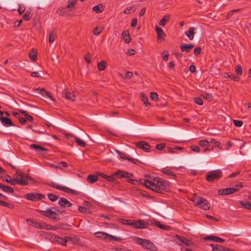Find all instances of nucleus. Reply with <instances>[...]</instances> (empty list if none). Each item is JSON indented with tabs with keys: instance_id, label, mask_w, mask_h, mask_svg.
Masks as SVG:
<instances>
[{
	"instance_id": "nucleus-1",
	"label": "nucleus",
	"mask_w": 251,
	"mask_h": 251,
	"mask_svg": "<svg viewBox=\"0 0 251 251\" xmlns=\"http://www.w3.org/2000/svg\"><path fill=\"white\" fill-rule=\"evenodd\" d=\"M13 177L14 178L12 179L9 176H6L3 179L12 185H15L16 184L22 186L28 185L27 178L29 177L20 170L16 171V175H14Z\"/></svg>"
},
{
	"instance_id": "nucleus-2",
	"label": "nucleus",
	"mask_w": 251,
	"mask_h": 251,
	"mask_svg": "<svg viewBox=\"0 0 251 251\" xmlns=\"http://www.w3.org/2000/svg\"><path fill=\"white\" fill-rule=\"evenodd\" d=\"M132 240L136 243L140 245L143 248L151 251H156V247L155 245L150 240L141 238L137 237H133Z\"/></svg>"
},
{
	"instance_id": "nucleus-3",
	"label": "nucleus",
	"mask_w": 251,
	"mask_h": 251,
	"mask_svg": "<svg viewBox=\"0 0 251 251\" xmlns=\"http://www.w3.org/2000/svg\"><path fill=\"white\" fill-rule=\"evenodd\" d=\"M192 201L195 205L204 210H208L210 208V204L208 201L200 196H195Z\"/></svg>"
},
{
	"instance_id": "nucleus-4",
	"label": "nucleus",
	"mask_w": 251,
	"mask_h": 251,
	"mask_svg": "<svg viewBox=\"0 0 251 251\" xmlns=\"http://www.w3.org/2000/svg\"><path fill=\"white\" fill-rule=\"evenodd\" d=\"M222 176V172L220 170H214L207 173L206 179L208 181L218 180Z\"/></svg>"
},
{
	"instance_id": "nucleus-5",
	"label": "nucleus",
	"mask_w": 251,
	"mask_h": 251,
	"mask_svg": "<svg viewBox=\"0 0 251 251\" xmlns=\"http://www.w3.org/2000/svg\"><path fill=\"white\" fill-rule=\"evenodd\" d=\"M97 238L104 239L108 241H119L122 240L120 237L114 236L103 232H97L95 233Z\"/></svg>"
},
{
	"instance_id": "nucleus-6",
	"label": "nucleus",
	"mask_w": 251,
	"mask_h": 251,
	"mask_svg": "<svg viewBox=\"0 0 251 251\" xmlns=\"http://www.w3.org/2000/svg\"><path fill=\"white\" fill-rule=\"evenodd\" d=\"M50 186L54 188L57 189L58 190H61L63 192H66L69 194H77V192L75 190H73L70 188H68L67 187L64 186H60L58 184H55L53 182H51L50 184Z\"/></svg>"
},
{
	"instance_id": "nucleus-7",
	"label": "nucleus",
	"mask_w": 251,
	"mask_h": 251,
	"mask_svg": "<svg viewBox=\"0 0 251 251\" xmlns=\"http://www.w3.org/2000/svg\"><path fill=\"white\" fill-rule=\"evenodd\" d=\"M40 213L43 215L51 219L54 221H57L59 220L58 215L49 208L47 210L40 211Z\"/></svg>"
},
{
	"instance_id": "nucleus-8",
	"label": "nucleus",
	"mask_w": 251,
	"mask_h": 251,
	"mask_svg": "<svg viewBox=\"0 0 251 251\" xmlns=\"http://www.w3.org/2000/svg\"><path fill=\"white\" fill-rule=\"evenodd\" d=\"M44 198H45L44 195L35 193H28L25 196V199L31 201L40 200Z\"/></svg>"
},
{
	"instance_id": "nucleus-9",
	"label": "nucleus",
	"mask_w": 251,
	"mask_h": 251,
	"mask_svg": "<svg viewBox=\"0 0 251 251\" xmlns=\"http://www.w3.org/2000/svg\"><path fill=\"white\" fill-rule=\"evenodd\" d=\"M141 184L153 191L157 192L159 190V186L151 181L144 180Z\"/></svg>"
},
{
	"instance_id": "nucleus-10",
	"label": "nucleus",
	"mask_w": 251,
	"mask_h": 251,
	"mask_svg": "<svg viewBox=\"0 0 251 251\" xmlns=\"http://www.w3.org/2000/svg\"><path fill=\"white\" fill-rule=\"evenodd\" d=\"M114 176H116L118 178H130L133 176V174L129 172L119 170L113 173Z\"/></svg>"
},
{
	"instance_id": "nucleus-11",
	"label": "nucleus",
	"mask_w": 251,
	"mask_h": 251,
	"mask_svg": "<svg viewBox=\"0 0 251 251\" xmlns=\"http://www.w3.org/2000/svg\"><path fill=\"white\" fill-rule=\"evenodd\" d=\"M149 224L148 222H146L143 220H135L134 223V227L138 229L146 228H147Z\"/></svg>"
},
{
	"instance_id": "nucleus-12",
	"label": "nucleus",
	"mask_w": 251,
	"mask_h": 251,
	"mask_svg": "<svg viewBox=\"0 0 251 251\" xmlns=\"http://www.w3.org/2000/svg\"><path fill=\"white\" fill-rule=\"evenodd\" d=\"M62 97L65 99L75 101V92H70L67 90H65L62 93Z\"/></svg>"
},
{
	"instance_id": "nucleus-13",
	"label": "nucleus",
	"mask_w": 251,
	"mask_h": 251,
	"mask_svg": "<svg viewBox=\"0 0 251 251\" xmlns=\"http://www.w3.org/2000/svg\"><path fill=\"white\" fill-rule=\"evenodd\" d=\"M177 243L179 245L183 246L185 245L186 246H191L193 244V243L189 240V239H186L185 237H181L179 236H177Z\"/></svg>"
},
{
	"instance_id": "nucleus-14",
	"label": "nucleus",
	"mask_w": 251,
	"mask_h": 251,
	"mask_svg": "<svg viewBox=\"0 0 251 251\" xmlns=\"http://www.w3.org/2000/svg\"><path fill=\"white\" fill-rule=\"evenodd\" d=\"M151 223L152 225H154L156 227H159L164 230L169 231L171 229V228L169 226L166 225L161 224L159 221L154 219L151 220Z\"/></svg>"
},
{
	"instance_id": "nucleus-15",
	"label": "nucleus",
	"mask_w": 251,
	"mask_h": 251,
	"mask_svg": "<svg viewBox=\"0 0 251 251\" xmlns=\"http://www.w3.org/2000/svg\"><path fill=\"white\" fill-rule=\"evenodd\" d=\"M136 145L138 148L142 149L144 151L147 152L150 151L151 147L147 142L145 141H140L136 143Z\"/></svg>"
},
{
	"instance_id": "nucleus-16",
	"label": "nucleus",
	"mask_w": 251,
	"mask_h": 251,
	"mask_svg": "<svg viewBox=\"0 0 251 251\" xmlns=\"http://www.w3.org/2000/svg\"><path fill=\"white\" fill-rule=\"evenodd\" d=\"M237 191H238V189L237 188H228L220 190L219 191V194L222 195H226L233 194Z\"/></svg>"
},
{
	"instance_id": "nucleus-17",
	"label": "nucleus",
	"mask_w": 251,
	"mask_h": 251,
	"mask_svg": "<svg viewBox=\"0 0 251 251\" xmlns=\"http://www.w3.org/2000/svg\"><path fill=\"white\" fill-rule=\"evenodd\" d=\"M194 47L193 44H182L180 46V48L182 52H189Z\"/></svg>"
},
{
	"instance_id": "nucleus-18",
	"label": "nucleus",
	"mask_w": 251,
	"mask_h": 251,
	"mask_svg": "<svg viewBox=\"0 0 251 251\" xmlns=\"http://www.w3.org/2000/svg\"><path fill=\"white\" fill-rule=\"evenodd\" d=\"M58 204L62 207H69L71 206L72 204L66 198H61L58 201Z\"/></svg>"
},
{
	"instance_id": "nucleus-19",
	"label": "nucleus",
	"mask_w": 251,
	"mask_h": 251,
	"mask_svg": "<svg viewBox=\"0 0 251 251\" xmlns=\"http://www.w3.org/2000/svg\"><path fill=\"white\" fill-rule=\"evenodd\" d=\"M0 121H1L2 125L5 126H14V124H13L12 121L9 118L3 117L0 118Z\"/></svg>"
},
{
	"instance_id": "nucleus-20",
	"label": "nucleus",
	"mask_w": 251,
	"mask_h": 251,
	"mask_svg": "<svg viewBox=\"0 0 251 251\" xmlns=\"http://www.w3.org/2000/svg\"><path fill=\"white\" fill-rule=\"evenodd\" d=\"M121 36L125 42L129 43L131 41V39L128 30L124 31L122 33Z\"/></svg>"
},
{
	"instance_id": "nucleus-21",
	"label": "nucleus",
	"mask_w": 251,
	"mask_h": 251,
	"mask_svg": "<svg viewBox=\"0 0 251 251\" xmlns=\"http://www.w3.org/2000/svg\"><path fill=\"white\" fill-rule=\"evenodd\" d=\"M155 29L157 34V39L159 40L164 39L166 34L162 29L157 25H156Z\"/></svg>"
},
{
	"instance_id": "nucleus-22",
	"label": "nucleus",
	"mask_w": 251,
	"mask_h": 251,
	"mask_svg": "<svg viewBox=\"0 0 251 251\" xmlns=\"http://www.w3.org/2000/svg\"><path fill=\"white\" fill-rule=\"evenodd\" d=\"M29 147L31 149L34 150L38 152H42L47 151L46 148L36 144H31Z\"/></svg>"
},
{
	"instance_id": "nucleus-23",
	"label": "nucleus",
	"mask_w": 251,
	"mask_h": 251,
	"mask_svg": "<svg viewBox=\"0 0 251 251\" xmlns=\"http://www.w3.org/2000/svg\"><path fill=\"white\" fill-rule=\"evenodd\" d=\"M69 237L63 238L59 236H55L54 237V242L62 245H66V243L68 241Z\"/></svg>"
},
{
	"instance_id": "nucleus-24",
	"label": "nucleus",
	"mask_w": 251,
	"mask_h": 251,
	"mask_svg": "<svg viewBox=\"0 0 251 251\" xmlns=\"http://www.w3.org/2000/svg\"><path fill=\"white\" fill-rule=\"evenodd\" d=\"M36 91L39 92L43 96L47 97L53 100V98L50 95V94L46 91L44 88L40 89L36 88L35 89Z\"/></svg>"
},
{
	"instance_id": "nucleus-25",
	"label": "nucleus",
	"mask_w": 251,
	"mask_h": 251,
	"mask_svg": "<svg viewBox=\"0 0 251 251\" xmlns=\"http://www.w3.org/2000/svg\"><path fill=\"white\" fill-rule=\"evenodd\" d=\"M195 30L194 27H190L188 31H185V34L189 39L193 40L194 38Z\"/></svg>"
},
{
	"instance_id": "nucleus-26",
	"label": "nucleus",
	"mask_w": 251,
	"mask_h": 251,
	"mask_svg": "<svg viewBox=\"0 0 251 251\" xmlns=\"http://www.w3.org/2000/svg\"><path fill=\"white\" fill-rule=\"evenodd\" d=\"M160 171L163 173L164 174H165L166 175H168L169 176H171L173 177H175V174L174 173H173L171 170L168 167L164 168L162 169Z\"/></svg>"
},
{
	"instance_id": "nucleus-27",
	"label": "nucleus",
	"mask_w": 251,
	"mask_h": 251,
	"mask_svg": "<svg viewBox=\"0 0 251 251\" xmlns=\"http://www.w3.org/2000/svg\"><path fill=\"white\" fill-rule=\"evenodd\" d=\"M0 188L2 189V190L5 192L11 193H13L14 192V189L12 187L3 185L1 183H0Z\"/></svg>"
},
{
	"instance_id": "nucleus-28",
	"label": "nucleus",
	"mask_w": 251,
	"mask_h": 251,
	"mask_svg": "<svg viewBox=\"0 0 251 251\" xmlns=\"http://www.w3.org/2000/svg\"><path fill=\"white\" fill-rule=\"evenodd\" d=\"M93 10L97 13H100L104 10V7L102 4H99L94 6L93 8Z\"/></svg>"
},
{
	"instance_id": "nucleus-29",
	"label": "nucleus",
	"mask_w": 251,
	"mask_h": 251,
	"mask_svg": "<svg viewBox=\"0 0 251 251\" xmlns=\"http://www.w3.org/2000/svg\"><path fill=\"white\" fill-rule=\"evenodd\" d=\"M170 17L169 15L164 16V17L160 20L159 24L162 26H164L166 23L170 20Z\"/></svg>"
},
{
	"instance_id": "nucleus-30",
	"label": "nucleus",
	"mask_w": 251,
	"mask_h": 251,
	"mask_svg": "<svg viewBox=\"0 0 251 251\" xmlns=\"http://www.w3.org/2000/svg\"><path fill=\"white\" fill-rule=\"evenodd\" d=\"M98 177L96 175H89L87 177V181L90 183H93L98 180Z\"/></svg>"
},
{
	"instance_id": "nucleus-31",
	"label": "nucleus",
	"mask_w": 251,
	"mask_h": 251,
	"mask_svg": "<svg viewBox=\"0 0 251 251\" xmlns=\"http://www.w3.org/2000/svg\"><path fill=\"white\" fill-rule=\"evenodd\" d=\"M140 96L142 101L146 105H150V103L148 101V98L144 93H141Z\"/></svg>"
},
{
	"instance_id": "nucleus-32",
	"label": "nucleus",
	"mask_w": 251,
	"mask_h": 251,
	"mask_svg": "<svg viewBox=\"0 0 251 251\" xmlns=\"http://www.w3.org/2000/svg\"><path fill=\"white\" fill-rule=\"evenodd\" d=\"M27 221H30V223L29 224L32 225V226H33L34 227H38V228H43V229H44V228H45L44 226H42V225H41V224L35 221H33V220L30 221V220H27Z\"/></svg>"
},
{
	"instance_id": "nucleus-33",
	"label": "nucleus",
	"mask_w": 251,
	"mask_h": 251,
	"mask_svg": "<svg viewBox=\"0 0 251 251\" xmlns=\"http://www.w3.org/2000/svg\"><path fill=\"white\" fill-rule=\"evenodd\" d=\"M56 37L57 35L55 31H52L50 32L49 35V42L50 43L53 42Z\"/></svg>"
},
{
	"instance_id": "nucleus-34",
	"label": "nucleus",
	"mask_w": 251,
	"mask_h": 251,
	"mask_svg": "<svg viewBox=\"0 0 251 251\" xmlns=\"http://www.w3.org/2000/svg\"><path fill=\"white\" fill-rule=\"evenodd\" d=\"M74 139L78 146H81V147H85V145H86L85 142L83 140L80 139L79 138L77 137H74Z\"/></svg>"
},
{
	"instance_id": "nucleus-35",
	"label": "nucleus",
	"mask_w": 251,
	"mask_h": 251,
	"mask_svg": "<svg viewBox=\"0 0 251 251\" xmlns=\"http://www.w3.org/2000/svg\"><path fill=\"white\" fill-rule=\"evenodd\" d=\"M106 62H105L104 61H101L99 62L98 64V69L101 71H103L105 69V68L106 67Z\"/></svg>"
},
{
	"instance_id": "nucleus-36",
	"label": "nucleus",
	"mask_w": 251,
	"mask_h": 251,
	"mask_svg": "<svg viewBox=\"0 0 251 251\" xmlns=\"http://www.w3.org/2000/svg\"><path fill=\"white\" fill-rule=\"evenodd\" d=\"M241 204L245 208L251 210V203L247 201H240Z\"/></svg>"
},
{
	"instance_id": "nucleus-37",
	"label": "nucleus",
	"mask_w": 251,
	"mask_h": 251,
	"mask_svg": "<svg viewBox=\"0 0 251 251\" xmlns=\"http://www.w3.org/2000/svg\"><path fill=\"white\" fill-rule=\"evenodd\" d=\"M29 58L33 61H35L37 58V53L34 49H32L31 51L29 53Z\"/></svg>"
},
{
	"instance_id": "nucleus-38",
	"label": "nucleus",
	"mask_w": 251,
	"mask_h": 251,
	"mask_svg": "<svg viewBox=\"0 0 251 251\" xmlns=\"http://www.w3.org/2000/svg\"><path fill=\"white\" fill-rule=\"evenodd\" d=\"M120 156L121 158H123V159H124L126 160H128L134 164H135L136 161H137V160L134 158H129V157H126V155L123 153H121V155Z\"/></svg>"
},
{
	"instance_id": "nucleus-39",
	"label": "nucleus",
	"mask_w": 251,
	"mask_h": 251,
	"mask_svg": "<svg viewBox=\"0 0 251 251\" xmlns=\"http://www.w3.org/2000/svg\"><path fill=\"white\" fill-rule=\"evenodd\" d=\"M76 2V0H69L67 5V7L72 9V8H74Z\"/></svg>"
},
{
	"instance_id": "nucleus-40",
	"label": "nucleus",
	"mask_w": 251,
	"mask_h": 251,
	"mask_svg": "<svg viewBox=\"0 0 251 251\" xmlns=\"http://www.w3.org/2000/svg\"><path fill=\"white\" fill-rule=\"evenodd\" d=\"M224 250L225 247L220 245L212 246V251H224Z\"/></svg>"
},
{
	"instance_id": "nucleus-41",
	"label": "nucleus",
	"mask_w": 251,
	"mask_h": 251,
	"mask_svg": "<svg viewBox=\"0 0 251 251\" xmlns=\"http://www.w3.org/2000/svg\"><path fill=\"white\" fill-rule=\"evenodd\" d=\"M100 176H101L103 178L106 179L107 180H108L109 181H114V176H115L113 175V174H112V175L110 176H107L104 174H101L100 175Z\"/></svg>"
},
{
	"instance_id": "nucleus-42",
	"label": "nucleus",
	"mask_w": 251,
	"mask_h": 251,
	"mask_svg": "<svg viewBox=\"0 0 251 251\" xmlns=\"http://www.w3.org/2000/svg\"><path fill=\"white\" fill-rule=\"evenodd\" d=\"M0 205L11 209L14 208V205L13 204L1 200H0Z\"/></svg>"
},
{
	"instance_id": "nucleus-43",
	"label": "nucleus",
	"mask_w": 251,
	"mask_h": 251,
	"mask_svg": "<svg viewBox=\"0 0 251 251\" xmlns=\"http://www.w3.org/2000/svg\"><path fill=\"white\" fill-rule=\"evenodd\" d=\"M49 199L52 201H54L58 199V197L52 193H49L48 194Z\"/></svg>"
},
{
	"instance_id": "nucleus-44",
	"label": "nucleus",
	"mask_w": 251,
	"mask_h": 251,
	"mask_svg": "<svg viewBox=\"0 0 251 251\" xmlns=\"http://www.w3.org/2000/svg\"><path fill=\"white\" fill-rule=\"evenodd\" d=\"M202 97L208 101H211L213 99L212 95L210 93H204L202 95Z\"/></svg>"
},
{
	"instance_id": "nucleus-45",
	"label": "nucleus",
	"mask_w": 251,
	"mask_h": 251,
	"mask_svg": "<svg viewBox=\"0 0 251 251\" xmlns=\"http://www.w3.org/2000/svg\"><path fill=\"white\" fill-rule=\"evenodd\" d=\"M235 72L237 75H241L242 74V69L240 66L237 65L235 67Z\"/></svg>"
},
{
	"instance_id": "nucleus-46",
	"label": "nucleus",
	"mask_w": 251,
	"mask_h": 251,
	"mask_svg": "<svg viewBox=\"0 0 251 251\" xmlns=\"http://www.w3.org/2000/svg\"><path fill=\"white\" fill-rule=\"evenodd\" d=\"M103 30V28L101 27L97 26L93 30V34L96 35L100 34Z\"/></svg>"
},
{
	"instance_id": "nucleus-47",
	"label": "nucleus",
	"mask_w": 251,
	"mask_h": 251,
	"mask_svg": "<svg viewBox=\"0 0 251 251\" xmlns=\"http://www.w3.org/2000/svg\"><path fill=\"white\" fill-rule=\"evenodd\" d=\"M199 145L203 147H208L209 145V142L207 140H201L200 141Z\"/></svg>"
},
{
	"instance_id": "nucleus-48",
	"label": "nucleus",
	"mask_w": 251,
	"mask_h": 251,
	"mask_svg": "<svg viewBox=\"0 0 251 251\" xmlns=\"http://www.w3.org/2000/svg\"><path fill=\"white\" fill-rule=\"evenodd\" d=\"M151 99L154 101H157L158 100V96L156 93L151 92L150 94Z\"/></svg>"
},
{
	"instance_id": "nucleus-49",
	"label": "nucleus",
	"mask_w": 251,
	"mask_h": 251,
	"mask_svg": "<svg viewBox=\"0 0 251 251\" xmlns=\"http://www.w3.org/2000/svg\"><path fill=\"white\" fill-rule=\"evenodd\" d=\"M31 18V16L30 15V13L29 11H26L23 16V19L26 21L30 20Z\"/></svg>"
},
{
	"instance_id": "nucleus-50",
	"label": "nucleus",
	"mask_w": 251,
	"mask_h": 251,
	"mask_svg": "<svg viewBox=\"0 0 251 251\" xmlns=\"http://www.w3.org/2000/svg\"><path fill=\"white\" fill-rule=\"evenodd\" d=\"M169 52L167 50H164L162 53V58L164 61H167L169 57Z\"/></svg>"
},
{
	"instance_id": "nucleus-51",
	"label": "nucleus",
	"mask_w": 251,
	"mask_h": 251,
	"mask_svg": "<svg viewBox=\"0 0 251 251\" xmlns=\"http://www.w3.org/2000/svg\"><path fill=\"white\" fill-rule=\"evenodd\" d=\"M209 142V143H210L211 144H214L216 145L217 147H218L220 149H222L220 143L219 142L216 141L214 139H211Z\"/></svg>"
},
{
	"instance_id": "nucleus-52",
	"label": "nucleus",
	"mask_w": 251,
	"mask_h": 251,
	"mask_svg": "<svg viewBox=\"0 0 251 251\" xmlns=\"http://www.w3.org/2000/svg\"><path fill=\"white\" fill-rule=\"evenodd\" d=\"M25 8L24 5L21 4L19 5L18 12L20 15H22L25 12Z\"/></svg>"
},
{
	"instance_id": "nucleus-53",
	"label": "nucleus",
	"mask_w": 251,
	"mask_h": 251,
	"mask_svg": "<svg viewBox=\"0 0 251 251\" xmlns=\"http://www.w3.org/2000/svg\"><path fill=\"white\" fill-rule=\"evenodd\" d=\"M233 122L234 125L237 127H241L243 124V123L242 121L234 120Z\"/></svg>"
},
{
	"instance_id": "nucleus-54",
	"label": "nucleus",
	"mask_w": 251,
	"mask_h": 251,
	"mask_svg": "<svg viewBox=\"0 0 251 251\" xmlns=\"http://www.w3.org/2000/svg\"><path fill=\"white\" fill-rule=\"evenodd\" d=\"M227 76L235 81H238L239 80V77H238V75L237 76L234 74H231L230 75H227Z\"/></svg>"
},
{
	"instance_id": "nucleus-55",
	"label": "nucleus",
	"mask_w": 251,
	"mask_h": 251,
	"mask_svg": "<svg viewBox=\"0 0 251 251\" xmlns=\"http://www.w3.org/2000/svg\"><path fill=\"white\" fill-rule=\"evenodd\" d=\"M194 101L199 105H201L203 104V100L199 97L195 98L194 99Z\"/></svg>"
},
{
	"instance_id": "nucleus-56",
	"label": "nucleus",
	"mask_w": 251,
	"mask_h": 251,
	"mask_svg": "<svg viewBox=\"0 0 251 251\" xmlns=\"http://www.w3.org/2000/svg\"><path fill=\"white\" fill-rule=\"evenodd\" d=\"M166 146V144L165 143H161L157 144L156 146V149L159 151H161L163 150Z\"/></svg>"
},
{
	"instance_id": "nucleus-57",
	"label": "nucleus",
	"mask_w": 251,
	"mask_h": 251,
	"mask_svg": "<svg viewBox=\"0 0 251 251\" xmlns=\"http://www.w3.org/2000/svg\"><path fill=\"white\" fill-rule=\"evenodd\" d=\"M133 8V6H130L129 7H126L124 11V13L125 14H129L130 13L131 10Z\"/></svg>"
},
{
	"instance_id": "nucleus-58",
	"label": "nucleus",
	"mask_w": 251,
	"mask_h": 251,
	"mask_svg": "<svg viewBox=\"0 0 251 251\" xmlns=\"http://www.w3.org/2000/svg\"><path fill=\"white\" fill-rule=\"evenodd\" d=\"M133 76V74L131 72H127L125 77H124L125 79H130Z\"/></svg>"
},
{
	"instance_id": "nucleus-59",
	"label": "nucleus",
	"mask_w": 251,
	"mask_h": 251,
	"mask_svg": "<svg viewBox=\"0 0 251 251\" xmlns=\"http://www.w3.org/2000/svg\"><path fill=\"white\" fill-rule=\"evenodd\" d=\"M190 148L193 151L196 152H200V149L198 146L196 145H193L190 147Z\"/></svg>"
},
{
	"instance_id": "nucleus-60",
	"label": "nucleus",
	"mask_w": 251,
	"mask_h": 251,
	"mask_svg": "<svg viewBox=\"0 0 251 251\" xmlns=\"http://www.w3.org/2000/svg\"><path fill=\"white\" fill-rule=\"evenodd\" d=\"M137 24V20L136 18H134L132 20L130 26L131 27H135Z\"/></svg>"
},
{
	"instance_id": "nucleus-61",
	"label": "nucleus",
	"mask_w": 251,
	"mask_h": 251,
	"mask_svg": "<svg viewBox=\"0 0 251 251\" xmlns=\"http://www.w3.org/2000/svg\"><path fill=\"white\" fill-rule=\"evenodd\" d=\"M78 210L81 213H85L87 212V208L85 207L79 206L78 207Z\"/></svg>"
},
{
	"instance_id": "nucleus-62",
	"label": "nucleus",
	"mask_w": 251,
	"mask_h": 251,
	"mask_svg": "<svg viewBox=\"0 0 251 251\" xmlns=\"http://www.w3.org/2000/svg\"><path fill=\"white\" fill-rule=\"evenodd\" d=\"M201 51V49L200 47H197L194 50V54L196 55H198L200 54Z\"/></svg>"
},
{
	"instance_id": "nucleus-63",
	"label": "nucleus",
	"mask_w": 251,
	"mask_h": 251,
	"mask_svg": "<svg viewBox=\"0 0 251 251\" xmlns=\"http://www.w3.org/2000/svg\"><path fill=\"white\" fill-rule=\"evenodd\" d=\"M25 116V119H26V121H29L30 122H32L33 120V117L30 116V115L28 114H26Z\"/></svg>"
},
{
	"instance_id": "nucleus-64",
	"label": "nucleus",
	"mask_w": 251,
	"mask_h": 251,
	"mask_svg": "<svg viewBox=\"0 0 251 251\" xmlns=\"http://www.w3.org/2000/svg\"><path fill=\"white\" fill-rule=\"evenodd\" d=\"M129 220H130L121 219L120 222L124 225H128Z\"/></svg>"
}]
</instances>
